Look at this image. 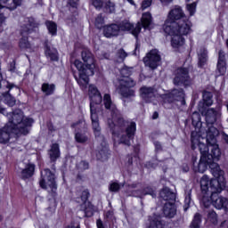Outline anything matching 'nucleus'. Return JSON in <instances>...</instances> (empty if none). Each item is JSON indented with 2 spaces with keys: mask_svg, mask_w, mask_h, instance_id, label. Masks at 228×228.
Listing matches in <instances>:
<instances>
[{
  "mask_svg": "<svg viewBox=\"0 0 228 228\" xmlns=\"http://www.w3.org/2000/svg\"><path fill=\"white\" fill-rule=\"evenodd\" d=\"M103 105L108 110L110 117L107 118V124L112 133L114 145L120 143L131 145V141L136 133V123L124 120L117 105L111 101V95H103Z\"/></svg>",
  "mask_w": 228,
  "mask_h": 228,
  "instance_id": "nucleus-1",
  "label": "nucleus"
},
{
  "mask_svg": "<svg viewBox=\"0 0 228 228\" xmlns=\"http://www.w3.org/2000/svg\"><path fill=\"white\" fill-rule=\"evenodd\" d=\"M191 149L193 151H195V149H199L201 154L199 162H197V157L192 156L191 163L193 172L204 174V172L208 170V167H209L212 175L216 177V179L210 180L208 175H203L200 179L201 191H205V193H207L208 190H209V184L212 186H215V184H219L222 188L224 186V170L220 169L218 163H211V159L209 157L208 159L209 148L206 146V143L199 142L197 144H195V147H193V144L191 143Z\"/></svg>",
  "mask_w": 228,
  "mask_h": 228,
  "instance_id": "nucleus-2",
  "label": "nucleus"
},
{
  "mask_svg": "<svg viewBox=\"0 0 228 228\" xmlns=\"http://www.w3.org/2000/svg\"><path fill=\"white\" fill-rule=\"evenodd\" d=\"M9 122L6 126L0 129V143H8L12 134L20 136V134H28L31 126L35 124V120L31 118L24 117V112L16 110L7 114Z\"/></svg>",
  "mask_w": 228,
  "mask_h": 228,
  "instance_id": "nucleus-3",
  "label": "nucleus"
},
{
  "mask_svg": "<svg viewBox=\"0 0 228 228\" xmlns=\"http://www.w3.org/2000/svg\"><path fill=\"white\" fill-rule=\"evenodd\" d=\"M82 60L85 64L79 60H76L71 64V69L76 81L78 83L81 88H86L88 83H90V76H94L97 70V65H95V59L90 50L86 49L82 52Z\"/></svg>",
  "mask_w": 228,
  "mask_h": 228,
  "instance_id": "nucleus-4",
  "label": "nucleus"
},
{
  "mask_svg": "<svg viewBox=\"0 0 228 228\" xmlns=\"http://www.w3.org/2000/svg\"><path fill=\"white\" fill-rule=\"evenodd\" d=\"M151 24H152V15L151 12H144L141 18V22H138L135 27L128 20H124L119 25H107L104 28L103 34L106 38H113V37H118L124 31H130L135 38H138V34L142 31V28L151 29Z\"/></svg>",
  "mask_w": 228,
  "mask_h": 228,
  "instance_id": "nucleus-5",
  "label": "nucleus"
},
{
  "mask_svg": "<svg viewBox=\"0 0 228 228\" xmlns=\"http://www.w3.org/2000/svg\"><path fill=\"white\" fill-rule=\"evenodd\" d=\"M174 28H179L182 35H190L191 33V21L184 15V12L178 5L169 11L167 19L163 25L164 32L167 35H172Z\"/></svg>",
  "mask_w": 228,
  "mask_h": 228,
  "instance_id": "nucleus-6",
  "label": "nucleus"
},
{
  "mask_svg": "<svg viewBox=\"0 0 228 228\" xmlns=\"http://www.w3.org/2000/svg\"><path fill=\"white\" fill-rule=\"evenodd\" d=\"M213 105V94L210 92L203 93V102L199 104V111L205 117L207 129H205V136H208V133L211 129H218L216 126H220V118L222 117V111L220 107L214 109H207L206 106L209 107Z\"/></svg>",
  "mask_w": 228,
  "mask_h": 228,
  "instance_id": "nucleus-7",
  "label": "nucleus"
},
{
  "mask_svg": "<svg viewBox=\"0 0 228 228\" xmlns=\"http://www.w3.org/2000/svg\"><path fill=\"white\" fill-rule=\"evenodd\" d=\"M140 94L142 99H143L145 102H153V104H156L154 101L159 99V101H163L164 104H167V102L170 104L174 102V101L181 102L182 105L186 104V102L184 101V91L183 89H175L169 94L159 96L156 95L152 87H142L140 89Z\"/></svg>",
  "mask_w": 228,
  "mask_h": 228,
  "instance_id": "nucleus-8",
  "label": "nucleus"
},
{
  "mask_svg": "<svg viewBox=\"0 0 228 228\" xmlns=\"http://www.w3.org/2000/svg\"><path fill=\"white\" fill-rule=\"evenodd\" d=\"M225 188V177H224V186L220 184L214 183V186L208 184V190L202 191L203 197L201 199V204L204 208H209L211 204L216 208V209H228V200L225 198L218 197V193H221L222 191Z\"/></svg>",
  "mask_w": 228,
  "mask_h": 228,
  "instance_id": "nucleus-9",
  "label": "nucleus"
},
{
  "mask_svg": "<svg viewBox=\"0 0 228 228\" xmlns=\"http://www.w3.org/2000/svg\"><path fill=\"white\" fill-rule=\"evenodd\" d=\"M88 95L90 99V113L93 130L95 137L101 136V126L99 125V107L102 102V95L95 85H89Z\"/></svg>",
  "mask_w": 228,
  "mask_h": 228,
  "instance_id": "nucleus-10",
  "label": "nucleus"
},
{
  "mask_svg": "<svg viewBox=\"0 0 228 228\" xmlns=\"http://www.w3.org/2000/svg\"><path fill=\"white\" fill-rule=\"evenodd\" d=\"M37 32L38 23L35 21L34 18H24L20 21V35L22 37L20 39L19 47L21 51L26 53H35L37 51V47L28 41V35Z\"/></svg>",
  "mask_w": 228,
  "mask_h": 228,
  "instance_id": "nucleus-11",
  "label": "nucleus"
},
{
  "mask_svg": "<svg viewBox=\"0 0 228 228\" xmlns=\"http://www.w3.org/2000/svg\"><path fill=\"white\" fill-rule=\"evenodd\" d=\"M220 134V132L216 128H211V130L205 136H201L200 142L202 143H207L206 147L208 148L207 154V159H210L211 163H216L214 161H220L222 157V151L218 146L216 136Z\"/></svg>",
  "mask_w": 228,
  "mask_h": 228,
  "instance_id": "nucleus-12",
  "label": "nucleus"
},
{
  "mask_svg": "<svg viewBox=\"0 0 228 228\" xmlns=\"http://www.w3.org/2000/svg\"><path fill=\"white\" fill-rule=\"evenodd\" d=\"M121 79H119V86L118 88V93L125 99H128V97H134V91L131 88L134 86L136 84L131 77V69L127 67H124L119 70Z\"/></svg>",
  "mask_w": 228,
  "mask_h": 228,
  "instance_id": "nucleus-13",
  "label": "nucleus"
},
{
  "mask_svg": "<svg viewBox=\"0 0 228 228\" xmlns=\"http://www.w3.org/2000/svg\"><path fill=\"white\" fill-rule=\"evenodd\" d=\"M192 126H194V131L191 134V142L192 147L198 144L202 136H206V129L202 127V121H200V114L199 112H193L191 116Z\"/></svg>",
  "mask_w": 228,
  "mask_h": 228,
  "instance_id": "nucleus-14",
  "label": "nucleus"
},
{
  "mask_svg": "<svg viewBox=\"0 0 228 228\" xmlns=\"http://www.w3.org/2000/svg\"><path fill=\"white\" fill-rule=\"evenodd\" d=\"M39 184L45 190L50 189L52 191H56L58 185L56 184V175H54V172L49 169L41 171Z\"/></svg>",
  "mask_w": 228,
  "mask_h": 228,
  "instance_id": "nucleus-15",
  "label": "nucleus"
},
{
  "mask_svg": "<svg viewBox=\"0 0 228 228\" xmlns=\"http://www.w3.org/2000/svg\"><path fill=\"white\" fill-rule=\"evenodd\" d=\"M145 67H149L151 70L156 69L161 64V55L158 49L151 50L142 59Z\"/></svg>",
  "mask_w": 228,
  "mask_h": 228,
  "instance_id": "nucleus-16",
  "label": "nucleus"
},
{
  "mask_svg": "<svg viewBox=\"0 0 228 228\" xmlns=\"http://www.w3.org/2000/svg\"><path fill=\"white\" fill-rule=\"evenodd\" d=\"M174 84L176 86H185V88L191 86V78L188 75V69L179 68L176 69Z\"/></svg>",
  "mask_w": 228,
  "mask_h": 228,
  "instance_id": "nucleus-17",
  "label": "nucleus"
},
{
  "mask_svg": "<svg viewBox=\"0 0 228 228\" xmlns=\"http://www.w3.org/2000/svg\"><path fill=\"white\" fill-rule=\"evenodd\" d=\"M88 197H90V192H88V190H85L83 191L81 198L78 200L82 201L81 209L84 211L85 216L90 218V216H94L95 208H94V205L88 201Z\"/></svg>",
  "mask_w": 228,
  "mask_h": 228,
  "instance_id": "nucleus-18",
  "label": "nucleus"
},
{
  "mask_svg": "<svg viewBox=\"0 0 228 228\" xmlns=\"http://www.w3.org/2000/svg\"><path fill=\"white\" fill-rule=\"evenodd\" d=\"M172 37L171 38V45L174 49H179V47H183L184 45V38L183 36L188 34H183L179 30V28H174V32L172 34H167Z\"/></svg>",
  "mask_w": 228,
  "mask_h": 228,
  "instance_id": "nucleus-19",
  "label": "nucleus"
},
{
  "mask_svg": "<svg viewBox=\"0 0 228 228\" xmlns=\"http://www.w3.org/2000/svg\"><path fill=\"white\" fill-rule=\"evenodd\" d=\"M226 72L227 63L225 62V53L224 51H220L216 74V76H225Z\"/></svg>",
  "mask_w": 228,
  "mask_h": 228,
  "instance_id": "nucleus-20",
  "label": "nucleus"
},
{
  "mask_svg": "<svg viewBox=\"0 0 228 228\" xmlns=\"http://www.w3.org/2000/svg\"><path fill=\"white\" fill-rule=\"evenodd\" d=\"M177 212L175 208V202H166L163 208V215L167 218H174L175 216V213Z\"/></svg>",
  "mask_w": 228,
  "mask_h": 228,
  "instance_id": "nucleus-21",
  "label": "nucleus"
},
{
  "mask_svg": "<svg viewBox=\"0 0 228 228\" xmlns=\"http://www.w3.org/2000/svg\"><path fill=\"white\" fill-rule=\"evenodd\" d=\"M12 0H0V10L6 8L7 10H15L17 6H20L22 0H12V4H10Z\"/></svg>",
  "mask_w": 228,
  "mask_h": 228,
  "instance_id": "nucleus-22",
  "label": "nucleus"
},
{
  "mask_svg": "<svg viewBox=\"0 0 228 228\" xmlns=\"http://www.w3.org/2000/svg\"><path fill=\"white\" fill-rule=\"evenodd\" d=\"M160 198L167 202H175V193L172 192L168 187H165L160 191Z\"/></svg>",
  "mask_w": 228,
  "mask_h": 228,
  "instance_id": "nucleus-23",
  "label": "nucleus"
},
{
  "mask_svg": "<svg viewBox=\"0 0 228 228\" xmlns=\"http://www.w3.org/2000/svg\"><path fill=\"white\" fill-rule=\"evenodd\" d=\"M35 174V164L28 163L21 171V177L23 179H29Z\"/></svg>",
  "mask_w": 228,
  "mask_h": 228,
  "instance_id": "nucleus-24",
  "label": "nucleus"
},
{
  "mask_svg": "<svg viewBox=\"0 0 228 228\" xmlns=\"http://www.w3.org/2000/svg\"><path fill=\"white\" fill-rule=\"evenodd\" d=\"M45 54L46 58L52 60V61H58V50H56V48L45 46Z\"/></svg>",
  "mask_w": 228,
  "mask_h": 228,
  "instance_id": "nucleus-25",
  "label": "nucleus"
},
{
  "mask_svg": "<svg viewBox=\"0 0 228 228\" xmlns=\"http://www.w3.org/2000/svg\"><path fill=\"white\" fill-rule=\"evenodd\" d=\"M198 59L199 67H204V65H206V62L208 61V51H206V48H200L198 51Z\"/></svg>",
  "mask_w": 228,
  "mask_h": 228,
  "instance_id": "nucleus-26",
  "label": "nucleus"
},
{
  "mask_svg": "<svg viewBox=\"0 0 228 228\" xmlns=\"http://www.w3.org/2000/svg\"><path fill=\"white\" fill-rule=\"evenodd\" d=\"M49 156L51 161H56V159L60 158V146L57 143L52 145L49 151Z\"/></svg>",
  "mask_w": 228,
  "mask_h": 228,
  "instance_id": "nucleus-27",
  "label": "nucleus"
},
{
  "mask_svg": "<svg viewBox=\"0 0 228 228\" xmlns=\"http://www.w3.org/2000/svg\"><path fill=\"white\" fill-rule=\"evenodd\" d=\"M102 1V5L96 10H100V8H102L104 6L106 12H109V13H113L115 12V4L110 0H101Z\"/></svg>",
  "mask_w": 228,
  "mask_h": 228,
  "instance_id": "nucleus-28",
  "label": "nucleus"
},
{
  "mask_svg": "<svg viewBox=\"0 0 228 228\" xmlns=\"http://www.w3.org/2000/svg\"><path fill=\"white\" fill-rule=\"evenodd\" d=\"M3 97H4V102L7 104V106L13 107L17 103V100H15V97L10 94V91L3 94Z\"/></svg>",
  "mask_w": 228,
  "mask_h": 228,
  "instance_id": "nucleus-29",
  "label": "nucleus"
},
{
  "mask_svg": "<svg viewBox=\"0 0 228 228\" xmlns=\"http://www.w3.org/2000/svg\"><path fill=\"white\" fill-rule=\"evenodd\" d=\"M161 216H157L156 217L150 218V225L147 228H165L163 223L159 220Z\"/></svg>",
  "mask_w": 228,
  "mask_h": 228,
  "instance_id": "nucleus-30",
  "label": "nucleus"
},
{
  "mask_svg": "<svg viewBox=\"0 0 228 228\" xmlns=\"http://www.w3.org/2000/svg\"><path fill=\"white\" fill-rule=\"evenodd\" d=\"M97 159L100 161H106L108 158H110V151H108V147L104 146L97 154Z\"/></svg>",
  "mask_w": 228,
  "mask_h": 228,
  "instance_id": "nucleus-31",
  "label": "nucleus"
},
{
  "mask_svg": "<svg viewBox=\"0 0 228 228\" xmlns=\"http://www.w3.org/2000/svg\"><path fill=\"white\" fill-rule=\"evenodd\" d=\"M46 28L53 37H54L58 31V26L54 23V21L48 20L45 22Z\"/></svg>",
  "mask_w": 228,
  "mask_h": 228,
  "instance_id": "nucleus-32",
  "label": "nucleus"
},
{
  "mask_svg": "<svg viewBox=\"0 0 228 228\" xmlns=\"http://www.w3.org/2000/svg\"><path fill=\"white\" fill-rule=\"evenodd\" d=\"M54 85L53 84H43L42 86V91L45 95H51L52 94H54Z\"/></svg>",
  "mask_w": 228,
  "mask_h": 228,
  "instance_id": "nucleus-33",
  "label": "nucleus"
},
{
  "mask_svg": "<svg viewBox=\"0 0 228 228\" xmlns=\"http://www.w3.org/2000/svg\"><path fill=\"white\" fill-rule=\"evenodd\" d=\"M94 26L98 28V29H102V28H103V32H104V28L107 26H104V17H102V15H98L97 18L95 19L94 21Z\"/></svg>",
  "mask_w": 228,
  "mask_h": 228,
  "instance_id": "nucleus-34",
  "label": "nucleus"
},
{
  "mask_svg": "<svg viewBox=\"0 0 228 228\" xmlns=\"http://www.w3.org/2000/svg\"><path fill=\"white\" fill-rule=\"evenodd\" d=\"M201 216L200 214L197 213L191 224V228H200Z\"/></svg>",
  "mask_w": 228,
  "mask_h": 228,
  "instance_id": "nucleus-35",
  "label": "nucleus"
},
{
  "mask_svg": "<svg viewBox=\"0 0 228 228\" xmlns=\"http://www.w3.org/2000/svg\"><path fill=\"white\" fill-rule=\"evenodd\" d=\"M208 222H210L211 224H216V222H218V216H216V212L213 210L208 212Z\"/></svg>",
  "mask_w": 228,
  "mask_h": 228,
  "instance_id": "nucleus-36",
  "label": "nucleus"
},
{
  "mask_svg": "<svg viewBox=\"0 0 228 228\" xmlns=\"http://www.w3.org/2000/svg\"><path fill=\"white\" fill-rule=\"evenodd\" d=\"M143 195H151V197H156V192H154V190H152V188L148 187L142 191V194L135 195V197H140L142 199Z\"/></svg>",
  "mask_w": 228,
  "mask_h": 228,
  "instance_id": "nucleus-37",
  "label": "nucleus"
},
{
  "mask_svg": "<svg viewBox=\"0 0 228 228\" xmlns=\"http://www.w3.org/2000/svg\"><path fill=\"white\" fill-rule=\"evenodd\" d=\"M186 8L191 16L195 15V12H197V3L193 2L192 4H187Z\"/></svg>",
  "mask_w": 228,
  "mask_h": 228,
  "instance_id": "nucleus-38",
  "label": "nucleus"
},
{
  "mask_svg": "<svg viewBox=\"0 0 228 228\" xmlns=\"http://www.w3.org/2000/svg\"><path fill=\"white\" fill-rule=\"evenodd\" d=\"M77 3H79V0H68V4L70 6L71 12H77Z\"/></svg>",
  "mask_w": 228,
  "mask_h": 228,
  "instance_id": "nucleus-39",
  "label": "nucleus"
},
{
  "mask_svg": "<svg viewBox=\"0 0 228 228\" xmlns=\"http://www.w3.org/2000/svg\"><path fill=\"white\" fill-rule=\"evenodd\" d=\"M75 138H76V141L78 142V143H85V142L88 140V138L85 134H79V133H77L75 134Z\"/></svg>",
  "mask_w": 228,
  "mask_h": 228,
  "instance_id": "nucleus-40",
  "label": "nucleus"
},
{
  "mask_svg": "<svg viewBox=\"0 0 228 228\" xmlns=\"http://www.w3.org/2000/svg\"><path fill=\"white\" fill-rule=\"evenodd\" d=\"M6 88L9 89V92L12 90H15L16 94H20V88L19 86H15L13 83L7 82Z\"/></svg>",
  "mask_w": 228,
  "mask_h": 228,
  "instance_id": "nucleus-41",
  "label": "nucleus"
},
{
  "mask_svg": "<svg viewBox=\"0 0 228 228\" xmlns=\"http://www.w3.org/2000/svg\"><path fill=\"white\" fill-rule=\"evenodd\" d=\"M119 188H122V185L117 182H113L110 184V191H118Z\"/></svg>",
  "mask_w": 228,
  "mask_h": 228,
  "instance_id": "nucleus-42",
  "label": "nucleus"
},
{
  "mask_svg": "<svg viewBox=\"0 0 228 228\" xmlns=\"http://www.w3.org/2000/svg\"><path fill=\"white\" fill-rule=\"evenodd\" d=\"M118 56L119 57V61H124V59L127 57V53H126L124 50H119L118 52Z\"/></svg>",
  "mask_w": 228,
  "mask_h": 228,
  "instance_id": "nucleus-43",
  "label": "nucleus"
},
{
  "mask_svg": "<svg viewBox=\"0 0 228 228\" xmlns=\"http://www.w3.org/2000/svg\"><path fill=\"white\" fill-rule=\"evenodd\" d=\"M152 4V0H144L142 4V10H147Z\"/></svg>",
  "mask_w": 228,
  "mask_h": 228,
  "instance_id": "nucleus-44",
  "label": "nucleus"
},
{
  "mask_svg": "<svg viewBox=\"0 0 228 228\" xmlns=\"http://www.w3.org/2000/svg\"><path fill=\"white\" fill-rule=\"evenodd\" d=\"M191 202V198L190 196H187L184 200V211H187L190 208V203Z\"/></svg>",
  "mask_w": 228,
  "mask_h": 228,
  "instance_id": "nucleus-45",
  "label": "nucleus"
},
{
  "mask_svg": "<svg viewBox=\"0 0 228 228\" xmlns=\"http://www.w3.org/2000/svg\"><path fill=\"white\" fill-rule=\"evenodd\" d=\"M86 123L84 120L79 121L78 123L73 124V127L75 129H81V127H85Z\"/></svg>",
  "mask_w": 228,
  "mask_h": 228,
  "instance_id": "nucleus-46",
  "label": "nucleus"
},
{
  "mask_svg": "<svg viewBox=\"0 0 228 228\" xmlns=\"http://www.w3.org/2000/svg\"><path fill=\"white\" fill-rule=\"evenodd\" d=\"M78 168L80 170H86L88 168V162L86 161H81L79 164H78Z\"/></svg>",
  "mask_w": 228,
  "mask_h": 228,
  "instance_id": "nucleus-47",
  "label": "nucleus"
},
{
  "mask_svg": "<svg viewBox=\"0 0 228 228\" xmlns=\"http://www.w3.org/2000/svg\"><path fill=\"white\" fill-rule=\"evenodd\" d=\"M93 5L94 6V8H101V6H102V1L93 0Z\"/></svg>",
  "mask_w": 228,
  "mask_h": 228,
  "instance_id": "nucleus-48",
  "label": "nucleus"
},
{
  "mask_svg": "<svg viewBox=\"0 0 228 228\" xmlns=\"http://www.w3.org/2000/svg\"><path fill=\"white\" fill-rule=\"evenodd\" d=\"M96 225L98 228H104V224H102V221L101 219L96 221Z\"/></svg>",
  "mask_w": 228,
  "mask_h": 228,
  "instance_id": "nucleus-49",
  "label": "nucleus"
},
{
  "mask_svg": "<svg viewBox=\"0 0 228 228\" xmlns=\"http://www.w3.org/2000/svg\"><path fill=\"white\" fill-rule=\"evenodd\" d=\"M159 1L162 4H164V6H167V4H170V3H172V1L174 0H159Z\"/></svg>",
  "mask_w": 228,
  "mask_h": 228,
  "instance_id": "nucleus-50",
  "label": "nucleus"
},
{
  "mask_svg": "<svg viewBox=\"0 0 228 228\" xmlns=\"http://www.w3.org/2000/svg\"><path fill=\"white\" fill-rule=\"evenodd\" d=\"M4 20H6V17H4L3 13H0V26L4 22Z\"/></svg>",
  "mask_w": 228,
  "mask_h": 228,
  "instance_id": "nucleus-51",
  "label": "nucleus"
},
{
  "mask_svg": "<svg viewBox=\"0 0 228 228\" xmlns=\"http://www.w3.org/2000/svg\"><path fill=\"white\" fill-rule=\"evenodd\" d=\"M222 136L224 142H226V143L228 144V134L225 133H222Z\"/></svg>",
  "mask_w": 228,
  "mask_h": 228,
  "instance_id": "nucleus-52",
  "label": "nucleus"
},
{
  "mask_svg": "<svg viewBox=\"0 0 228 228\" xmlns=\"http://www.w3.org/2000/svg\"><path fill=\"white\" fill-rule=\"evenodd\" d=\"M100 58V60H108V58H110V54H108V53H105V54H103L102 56H100L99 57Z\"/></svg>",
  "mask_w": 228,
  "mask_h": 228,
  "instance_id": "nucleus-53",
  "label": "nucleus"
},
{
  "mask_svg": "<svg viewBox=\"0 0 228 228\" xmlns=\"http://www.w3.org/2000/svg\"><path fill=\"white\" fill-rule=\"evenodd\" d=\"M105 216H107V218H111V216H113V212L112 211H108L105 214Z\"/></svg>",
  "mask_w": 228,
  "mask_h": 228,
  "instance_id": "nucleus-54",
  "label": "nucleus"
},
{
  "mask_svg": "<svg viewBox=\"0 0 228 228\" xmlns=\"http://www.w3.org/2000/svg\"><path fill=\"white\" fill-rule=\"evenodd\" d=\"M0 113H2L3 115H6V109L0 106Z\"/></svg>",
  "mask_w": 228,
  "mask_h": 228,
  "instance_id": "nucleus-55",
  "label": "nucleus"
},
{
  "mask_svg": "<svg viewBox=\"0 0 228 228\" xmlns=\"http://www.w3.org/2000/svg\"><path fill=\"white\" fill-rule=\"evenodd\" d=\"M155 149L156 151H159V149H161V144H159V142H155Z\"/></svg>",
  "mask_w": 228,
  "mask_h": 228,
  "instance_id": "nucleus-56",
  "label": "nucleus"
},
{
  "mask_svg": "<svg viewBox=\"0 0 228 228\" xmlns=\"http://www.w3.org/2000/svg\"><path fill=\"white\" fill-rule=\"evenodd\" d=\"M127 3H129V4H131L132 6H135L136 4H134V0H126Z\"/></svg>",
  "mask_w": 228,
  "mask_h": 228,
  "instance_id": "nucleus-57",
  "label": "nucleus"
},
{
  "mask_svg": "<svg viewBox=\"0 0 228 228\" xmlns=\"http://www.w3.org/2000/svg\"><path fill=\"white\" fill-rule=\"evenodd\" d=\"M158 117H159L158 112H154L152 115V118L155 120L156 118H158Z\"/></svg>",
  "mask_w": 228,
  "mask_h": 228,
  "instance_id": "nucleus-58",
  "label": "nucleus"
},
{
  "mask_svg": "<svg viewBox=\"0 0 228 228\" xmlns=\"http://www.w3.org/2000/svg\"><path fill=\"white\" fill-rule=\"evenodd\" d=\"M190 170V167H183V172H188Z\"/></svg>",
  "mask_w": 228,
  "mask_h": 228,
  "instance_id": "nucleus-59",
  "label": "nucleus"
},
{
  "mask_svg": "<svg viewBox=\"0 0 228 228\" xmlns=\"http://www.w3.org/2000/svg\"><path fill=\"white\" fill-rule=\"evenodd\" d=\"M0 179H3V170L0 167Z\"/></svg>",
  "mask_w": 228,
  "mask_h": 228,
  "instance_id": "nucleus-60",
  "label": "nucleus"
},
{
  "mask_svg": "<svg viewBox=\"0 0 228 228\" xmlns=\"http://www.w3.org/2000/svg\"><path fill=\"white\" fill-rule=\"evenodd\" d=\"M3 81V75L0 73V88H1V82Z\"/></svg>",
  "mask_w": 228,
  "mask_h": 228,
  "instance_id": "nucleus-61",
  "label": "nucleus"
},
{
  "mask_svg": "<svg viewBox=\"0 0 228 228\" xmlns=\"http://www.w3.org/2000/svg\"><path fill=\"white\" fill-rule=\"evenodd\" d=\"M67 228H79V226L69 225Z\"/></svg>",
  "mask_w": 228,
  "mask_h": 228,
  "instance_id": "nucleus-62",
  "label": "nucleus"
},
{
  "mask_svg": "<svg viewBox=\"0 0 228 228\" xmlns=\"http://www.w3.org/2000/svg\"><path fill=\"white\" fill-rule=\"evenodd\" d=\"M12 68H11V71H13V69H14V67H15V63L14 62H12Z\"/></svg>",
  "mask_w": 228,
  "mask_h": 228,
  "instance_id": "nucleus-63",
  "label": "nucleus"
},
{
  "mask_svg": "<svg viewBox=\"0 0 228 228\" xmlns=\"http://www.w3.org/2000/svg\"><path fill=\"white\" fill-rule=\"evenodd\" d=\"M49 131H53V126H48Z\"/></svg>",
  "mask_w": 228,
  "mask_h": 228,
  "instance_id": "nucleus-64",
  "label": "nucleus"
}]
</instances>
